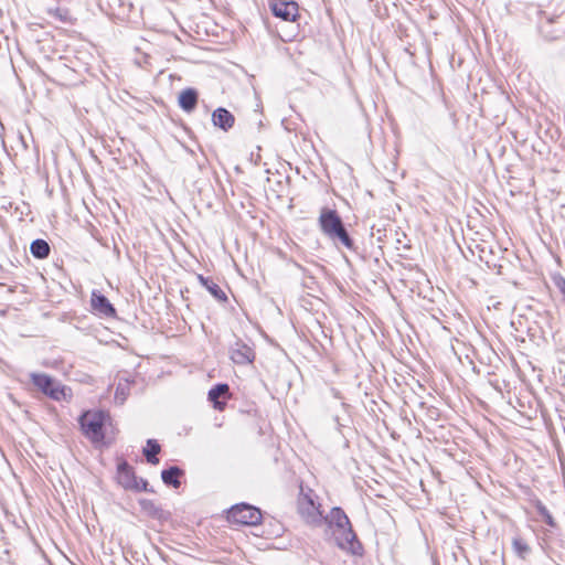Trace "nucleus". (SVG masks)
<instances>
[{"label": "nucleus", "instance_id": "nucleus-17", "mask_svg": "<svg viewBox=\"0 0 565 565\" xmlns=\"http://www.w3.org/2000/svg\"><path fill=\"white\" fill-rule=\"evenodd\" d=\"M31 254L38 259H44L50 255L51 247L44 239L38 238L31 243Z\"/></svg>", "mask_w": 565, "mask_h": 565}, {"label": "nucleus", "instance_id": "nucleus-24", "mask_svg": "<svg viewBox=\"0 0 565 565\" xmlns=\"http://www.w3.org/2000/svg\"><path fill=\"white\" fill-rule=\"evenodd\" d=\"M554 284L563 295L565 301V278L561 275L554 277Z\"/></svg>", "mask_w": 565, "mask_h": 565}, {"label": "nucleus", "instance_id": "nucleus-4", "mask_svg": "<svg viewBox=\"0 0 565 565\" xmlns=\"http://www.w3.org/2000/svg\"><path fill=\"white\" fill-rule=\"evenodd\" d=\"M32 383L45 395L55 401L65 397V387L56 382L53 377L44 373H32Z\"/></svg>", "mask_w": 565, "mask_h": 565}, {"label": "nucleus", "instance_id": "nucleus-15", "mask_svg": "<svg viewBox=\"0 0 565 565\" xmlns=\"http://www.w3.org/2000/svg\"><path fill=\"white\" fill-rule=\"evenodd\" d=\"M183 475V471L177 467H170L161 472V479L167 486H171L173 488H179L181 482L179 480L180 476Z\"/></svg>", "mask_w": 565, "mask_h": 565}, {"label": "nucleus", "instance_id": "nucleus-20", "mask_svg": "<svg viewBox=\"0 0 565 565\" xmlns=\"http://www.w3.org/2000/svg\"><path fill=\"white\" fill-rule=\"evenodd\" d=\"M330 239H332L333 242L339 241L343 246H345L350 250L354 249V242L350 237V235L344 226L341 227L337 232V234L332 235V237H330Z\"/></svg>", "mask_w": 565, "mask_h": 565}, {"label": "nucleus", "instance_id": "nucleus-12", "mask_svg": "<svg viewBox=\"0 0 565 565\" xmlns=\"http://www.w3.org/2000/svg\"><path fill=\"white\" fill-rule=\"evenodd\" d=\"M117 478L118 482L126 489L136 487L137 476L135 475L134 469L126 461L118 465Z\"/></svg>", "mask_w": 565, "mask_h": 565}, {"label": "nucleus", "instance_id": "nucleus-8", "mask_svg": "<svg viewBox=\"0 0 565 565\" xmlns=\"http://www.w3.org/2000/svg\"><path fill=\"white\" fill-rule=\"evenodd\" d=\"M230 356L235 364L247 365L253 363L255 360V352L242 340H237L231 348Z\"/></svg>", "mask_w": 565, "mask_h": 565}, {"label": "nucleus", "instance_id": "nucleus-7", "mask_svg": "<svg viewBox=\"0 0 565 565\" xmlns=\"http://www.w3.org/2000/svg\"><path fill=\"white\" fill-rule=\"evenodd\" d=\"M271 13L284 21H296L299 6L292 0H273L269 4Z\"/></svg>", "mask_w": 565, "mask_h": 565}, {"label": "nucleus", "instance_id": "nucleus-19", "mask_svg": "<svg viewBox=\"0 0 565 565\" xmlns=\"http://www.w3.org/2000/svg\"><path fill=\"white\" fill-rule=\"evenodd\" d=\"M46 13L51 18L58 20L60 22H63V23H70L72 21L71 13L65 8H61V7L49 8L46 10Z\"/></svg>", "mask_w": 565, "mask_h": 565}, {"label": "nucleus", "instance_id": "nucleus-16", "mask_svg": "<svg viewBox=\"0 0 565 565\" xmlns=\"http://www.w3.org/2000/svg\"><path fill=\"white\" fill-rule=\"evenodd\" d=\"M199 280L211 292V295L215 299H217L220 301H226L227 300L226 294L211 278H205L202 275H199Z\"/></svg>", "mask_w": 565, "mask_h": 565}, {"label": "nucleus", "instance_id": "nucleus-14", "mask_svg": "<svg viewBox=\"0 0 565 565\" xmlns=\"http://www.w3.org/2000/svg\"><path fill=\"white\" fill-rule=\"evenodd\" d=\"M323 522L328 523L331 529H344V525L351 524L348 515L341 508H333L330 514L323 518Z\"/></svg>", "mask_w": 565, "mask_h": 565}, {"label": "nucleus", "instance_id": "nucleus-5", "mask_svg": "<svg viewBox=\"0 0 565 565\" xmlns=\"http://www.w3.org/2000/svg\"><path fill=\"white\" fill-rule=\"evenodd\" d=\"M343 527L344 529H332V534L337 541L338 546L342 550L350 551L352 554H360L362 547L358 542L352 525H344Z\"/></svg>", "mask_w": 565, "mask_h": 565}, {"label": "nucleus", "instance_id": "nucleus-13", "mask_svg": "<svg viewBox=\"0 0 565 565\" xmlns=\"http://www.w3.org/2000/svg\"><path fill=\"white\" fill-rule=\"evenodd\" d=\"M198 92L194 88H185L179 95V106L186 113H191L198 105Z\"/></svg>", "mask_w": 565, "mask_h": 565}, {"label": "nucleus", "instance_id": "nucleus-22", "mask_svg": "<svg viewBox=\"0 0 565 565\" xmlns=\"http://www.w3.org/2000/svg\"><path fill=\"white\" fill-rule=\"evenodd\" d=\"M535 509H536L537 513L540 514V516L544 520V522L547 525H550L552 527L556 526V522H555L554 518L552 516V514L550 513L547 508L541 501L535 502Z\"/></svg>", "mask_w": 565, "mask_h": 565}, {"label": "nucleus", "instance_id": "nucleus-18", "mask_svg": "<svg viewBox=\"0 0 565 565\" xmlns=\"http://www.w3.org/2000/svg\"><path fill=\"white\" fill-rule=\"evenodd\" d=\"M161 447L154 439L147 440V447L143 449V455L147 458V461L151 465H157L159 459L157 455L160 452Z\"/></svg>", "mask_w": 565, "mask_h": 565}, {"label": "nucleus", "instance_id": "nucleus-2", "mask_svg": "<svg viewBox=\"0 0 565 565\" xmlns=\"http://www.w3.org/2000/svg\"><path fill=\"white\" fill-rule=\"evenodd\" d=\"M105 414L103 412H86L79 418V424L84 435L93 443H99L104 439Z\"/></svg>", "mask_w": 565, "mask_h": 565}, {"label": "nucleus", "instance_id": "nucleus-1", "mask_svg": "<svg viewBox=\"0 0 565 565\" xmlns=\"http://www.w3.org/2000/svg\"><path fill=\"white\" fill-rule=\"evenodd\" d=\"M315 497L311 489L305 491V489L300 487L297 510L306 524L317 527L323 523V515L320 510V504L316 502Z\"/></svg>", "mask_w": 565, "mask_h": 565}, {"label": "nucleus", "instance_id": "nucleus-21", "mask_svg": "<svg viewBox=\"0 0 565 565\" xmlns=\"http://www.w3.org/2000/svg\"><path fill=\"white\" fill-rule=\"evenodd\" d=\"M512 546L515 554L523 559L530 554L531 548L522 537H514L512 540Z\"/></svg>", "mask_w": 565, "mask_h": 565}, {"label": "nucleus", "instance_id": "nucleus-11", "mask_svg": "<svg viewBox=\"0 0 565 565\" xmlns=\"http://www.w3.org/2000/svg\"><path fill=\"white\" fill-rule=\"evenodd\" d=\"M212 121L215 127L228 131L235 124V117L226 108L218 107L212 114Z\"/></svg>", "mask_w": 565, "mask_h": 565}, {"label": "nucleus", "instance_id": "nucleus-23", "mask_svg": "<svg viewBox=\"0 0 565 565\" xmlns=\"http://www.w3.org/2000/svg\"><path fill=\"white\" fill-rule=\"evenodd\" d=\"M131 490L136 491H149L148 490V481L142 478H136V487H130Z\"/></svg>", "mask_w": 565, "mask_h": 565}, {"label": "nucleus", "instance_id": "nucleus-6", "mask_svg": "<svg viewBox=\"0 0 565 565\" xmlns=\"http://www.w3.org/2000/svg\"><path fill=\"white\" fill-rule=\"evenodd\" d=\"M319 226L323 235L328 238L337 234V232L344 226L341 217L335 210L322 209L319 216Z\"/></svg>", "mask_w": 565, "mask_h": 565}, {"label": "nucleus", "instance_id": "nucleus-10", "mask_svg": "<svg viewBox=\"0 0 565 565\" xmlns=\"http://www.w3.org/2000/svg\"><path fill=\"white\" fill-rule=\"evenodd\" d=\"M90 302L93 309L99 315L105 317H115L116 310L104 295L93 291Z\"/></svg>", "mask_w": 565, "mask_h": 565}, {"label": "nucleus", "instance_id": "nucleus-25", "mask_svg": "<svg viewBox=\"0 0 565 565\" xmlns=\"http://www.w3.org/2000/svg\"><path fill=\"white\" fill-rule=\"evenodd\" d=\"M115 399H116V401L120 399V403H124V401H125V396L119 397V387H118V388H117V391H116Z\"/></svg>", "mask_w": 565, "mask_h": 565}, {"label": "nucleus", "instance_id": "nucleus-3", "mask_svg": "<svg viewBox=\"0 0 565 565\" xmlns=\"http://www.w3.org/2000/svg\"><path fill=\"white\" fill-rule=\"evenodd\" d=\"M227 519L232 523L242 525H256L262 520L259 509L247 503L233 505L227 512Z\"/></svg>", "mask_w": 565, "mask_h": 565}, {"label": "nucleus", "instance_id": "nucleus-9", "mask_svg": "<svg viewBox=\"0 0 565 565\" xmlns=\"http://www.w3.org/2000/svg\"><path fill=\"white\" fill-rule=\"evenodd\" d=\"M231 397L230 386L225 383L216 384L209 391V401L213 403L214 408L222 411L226 405V399Z\"/></svg>", "mask_w": 565, "mask_h": 565}]
</instances>
